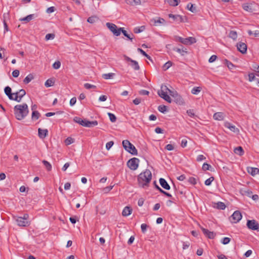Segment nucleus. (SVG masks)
Instances as JSON below:
<instances>
[{"label":"nucleus","instance_id":"1","mask_svg":"<svg viewBox=\"0 0 259 259\" xmlns=\"http://www.w3.org/2000/svg\"><path fill=\"white\" fill-rule=\"evenodd\" d=\"M29 113L28 105L26 103L16 105L14 108V113L17 120L23 119Z\"/></svg>","mask_w":259,"mask_h":259},{"label":"nucleus","instance_id":"2","mask_svg":"<svg viewBox=\"0 0 259 259\" xmlns=\"http://www.w3.org/2000/svg\"><path fill=\"white\" fill-rule=\"evenodd\" d=\"M152 179V174L150 170L146 169L138 176V181L140 187L145 188L148 187L149 183Z\"/></svg>","mask_w":259,"mask_h":259},{"label":"nucleus","instance_id":"3","mask_svg":"<svg viewBox=\"0 0 259 259\" xmlns=\"http://www.w3.org/2000/svg\"><path fill=\"white\" fill-rule=\"evenodd\" d=\"M169 90L165 85L162 84L161 86L160 90L157 92L158 95L164 100L170 103L171 99L170 97L167 95V92L169 93Z\"/></svg>","mask_w":259,"mask_h":259},{"label":"nucleus","instance_id":"4","mask_svg":"<svg viewBox=\"0 0 259 259\" xmlns=\"http://www.w3.org/2000/svg\"><path fill=\"white\" fill-rule=\"evenodd\" d=\"M122 146L124 149L134 155L138 154V151L136 147L128 140H124L122 141Z\"/></svg>","mask_w":259,"mask_h":259},{"label":"nucleus","instance_id":"5","mask_svg":"<svg viewBox=\"0 0 259 259\" xmlns=\"http://www.w3.org/2000/svg\"><path fill=\"white\" fill-rule=\"evenodd\" d=\"M106 25L114 35L118 36L120 35V30H122V27L117 28L115 24L109 22L107 23Z\"/></svg>","mask_w":259,"mask_h":259},{"label":"nucleus","instance_id":"6","mask_svg":"<svg viewBox=\"0 0 259 259\" xmlns=\"http://www.w3.org/2000/svg\"><path fill=\"white\" fill-rule=\"evenodd\" d=\"M169 95L174 98V101L178 104L183 105L185 103L183 98L176 91H169Z\"/></svg>","mask_w":259,"mask_h":259},{"label":"nucleus","instance_id":"7","mask_svg":"<svg viewBox=\"0 0 259 259\" xmlns=\"http://www.w3.org/2000/svg\"><path fill=\"white\" fill-rule=\"evenodd\" d=\"M176 39L177 40H178L186 45H192L196 42V38L193 37H189L188 38H184L180 36H176Z\"/></svg>","mask_w":259,"mask_h":259},{"label":"nucleus","instance_id":"8","mask_svg":"<svg viewBox=\"0 0 259 259\" xmlns=\"http://www.w3.org/2000/svg\"><path fill=\"white\" fill-rule=\"evenodd\" d=\"M139 162L138 158L134 157L127 161V165L131 169L135 170L138 168Z\"/></svg>","mask_w":259,"mask_h":259},{"label":"nucleus","instance_id":"9","mask_svg":"<svg viewBox=\"0 0 259 259\" xmlns=\"http://www.w3.org/2000/svg\"><path fill=\"white\" fill-rule=\"evenodd\" d=\"M242 218V214L241 212L236 210L234 211L233 214L230 217V221L233 223H238Z\"/></svg>","mask_w":259,"mask_h":259},{"label":"nucleus","instance_id":"10","mask_svg":"<svg viewBox=\"0 0 259 259\" xmlns=\"http://www.w3.org/2000/svg\"><path fill=\"white\" fill-rule=\"evenodd\" d=\"M247 226L252 230H259V224L254 220L247 221Z\"/></svg>","mask_w":259,"mask_h":259},{"label":"nucleus","instance_id":"11","mask_svg":"<svg viewBox=\"0 0 259 259\" xmlns=\"http://www.w3.org/2000/svg\"><path fill=\"white\" fill-rule=\"evenodd\" d=\"M124 58L126 61L131 62L130 65L135 70H139L140 69V66L137 61L132 59L126 55H124Z\"/></svg>","mask_w":259,"mask_h":259},{"label":"nucleus","instance_id":"12","mask_svg":"<svg viewBox=\"0 0 259 259\" xmlns=\"http://www.w3.org/2000/svg\"><path fill=\"white\" fill-rule=\"evenodd\" d=\"M13 94L15 95L13 100L20 102L21 101L22 97L25 95L26 92L24 90L21 89L19 91L13 93Z\"/></svg>","mask_w":259,"mask_h":259},{"label":"nucleus","instance_id":"13","mask_svg":"<svg viewBox=\"0 0 259 259\" xmlns=\"http://www.w3.org/2000/svg\"><path fill=\"white\" fill-rule=\"evenodd\" d=\"M242 195L251 197L253 200H256L258 199V196L256 194L252 195V192L248 189H242L241 190Z\"/></svg>","mask_w":259,"mask_h":259},{"label":"nucleus","instance_id":"14","mask_svg":"<svg viewBox=\"0 0 259 259\" xmlns=\"http://www.w3.org/2000/svg\"><path fill=\"white\" fill-rule=\"evenodd\" d=\"M238 51L241 52L242 54H245L247 51V45L242 42H239L236 45Z\"/></svg>","mask_w":259,"mask_h":259},{"label":"nucleus","instance_id":"15","mask_svg":"<svg viewBox=\"0 0 259 259\" xmlns=\"http://www.w3.org/2000/svg\"><path fill=\"white\" fill-rule=\"evenodd\" d=\"M98 125V121L96 120L90 121L85 119H83V123L82 124V126L92 127Z\"/></svg>","mask_w":259,"mask_h":259},{"label":"nucleus","instance_id":"16","mask_svg":"<svg viewBox=\"0 0 259 259\" xmlns=\"http://www.w3.org/2000/svg\"><path fill=\"white\" fill-rule=\"evenodd\" d=\"M204 234L209 239H213L215 236V234L213 232H210L208 230L201 228Z\"/></svg>","mask_w":259,"mask_h":259},{"label":"nucleus","instance_id":"17","mask_svg":"<svg viewBox=\"0 0 259 259\" xmlns=\"http://www.w3.org/2000/svg\"><path fill=\"white\" fill-rule=\"evenodd\" d=\"M16 221L18 225L21 227L28 226L30 224L28 221L22 219L21 217H18Z\"/></svg>","mask_w":259,"mask_h":259},{"label":"nucleus","instance_id":"18","mask_svg":"<svg viewBox=\"0 0 259 259\" xmlns=\"http://www.w3.org/2000/svg\"><path fill=\"white\" fill-rule=\"evenodd\" d=\"M48 134V131L47 129H41L39 128L38 130V137L40 139L45 138Z\"/></svg>","mask_w":259,"mask_h":259},{"label":"nucleus","instance_id":"19","mask_svg":"<svg viewBox=\"0 0 259 259\" xmlns=\"http://www.w3.org/2000/svg\"><path fill=\"white\" fill-rule=\"evenodd\" d=\"M11 91H12L11 88L9 86L5 87V88L4 89L5 93L8 97L9 99L10 100H14L13 96L14 95L13 94V93L12 94L11 93Z\"/></svg>","mask_w":259,"mask_h":259},{"label":"nucleus","instance_id":"20","mask_svg":"<svg viewBox=\"0 0 259 259\" xmlns=\"http://www.w3.org/2000/svg\"><path fill=\"white\" fill-rule=\"evenodd\" d=\"M224 126L229 128L231 131L233 132L234 133H237L239 132V130L236 127L235 125L231 124L229 122H226L224 123Z\"/></svg>","mask_w":259,"mask_h":259},{"label":"nucleus","instance_id":"21","mask_svg":"<svg viewBox=\"0 0 259 259\" xmlns=\"http://www.w3.org/2000/svg\"><path fill=\"white\" fill-rule=\"evenodd\" d=\"M213 118L217 120H223L225 117V114L223 112H216L213 114Z\"/></svg>","mask_w":259,"mask_h":259},{"label":"nucleus","instance_id":"22","mask_svg":"<svg viewBox=\"0 0 259 259\" xmlns=\"http://www.w3.org/2000/svg\"><path fill=\"white\" fill-rule=\"evenodd\" d=\"M159 183L162 188L166 190H169L170 187L166 180L163 178H160Z\"/></svg>","mask_w":259,"mask_h":259},{"label":"nucleus","instance_id":"23","mask_svg":"<svg viewBox=\"0 0 259 259\" xmlns=\"http://www.w3.org/2000/svg\"><path fill=\"white\" fill-rule=\"evenodd\" d=\"M168 17L169 18H172L174 20L176 21H179V22H182L184 21L183 17L179 15H173L172 14H169L168 15Z\"/></svg>","mask_w":259,"mask_h":259},{"label":"nucleus","instance_id":"24","mask_svg":"<svg viewBox=\"0 0 259 259\" xmlns=\"http://www.w3.org/2000/svg\"><path fill=\"white\" fill-rule=\"evenodd\" d=\"M247 171L251 176H254L259 174V169L256 167H247Z\"/></svg>","mask_w":259,"mask_h":259},{"label":"nucleus","instance_id":"25","mask_svg":"<svg viewBox=\"0 0 259 259\" xmlns=\"http://www.w3.org/2000/svg\"><path fill=\"white\" fill-rule=\"evenodd\" d=\"M121 32H122L124 36L127 37L131 41H133V39L134 38V35L132 33H131V34L127 33V31L125 30L123 28H122V30H120V33Z\"/></svg>","mask_w":259,"mask_h":259},{"label":"nucleus","instance_id":"26","mask_svg":"<svg viewBox=\"0 0 259 259\" xmlns=\"http://www.w3.org/2000/svg\"><path fill=\"white\" fill-rule=\"evenodd\" d=\"M213 207L217 208L219 209L224 210L226 208V205L224 203L222 202H218L214 203L213 205Z\"/></svg>","mask_w":259,"mask_h":259},{"label":"nucleus","instance_id":"27","mask_svg":"<svg viewBox=\"0 0 259 259\" xmlns=\"http://www.w3.org/2000/svg\"><path fill=\"white\" fill-rule=\"evenodd\" d=\"M132 209L129 206H126L124 208L122 214L123 216L127 217L130 215L132 213Z\"/></svg>","mask_w":259,"mask_h":259},{"label":"nucleus","instance_id":"28","mask_svg":"<svg viewBox=\"0 0 259 259\" xmlns=\"http://www.w3.org/2000/svg\"><path fill=\"white\" fill-rule=\"evenodd\" d=\"M151 21L153 23V25L157 26L160 24H163L165 23V20L161 18H158L157 20L156 19H153Z\"/></svg>","mask_w":259,"mask_h":259},{"label":"nucleus","instance_id":"29","mask_svg":"<svg viewBox=\"0 0 259 259\" xmlns=\"http://www.w3.org/2000/svg\"><path fill=\"white\" fill-rule=\"evenodd\" d=\"M242 8L246 11H247L249 12H253V9L252 8V6L251 4H249L247 3L244 4L242 5Z\"/></svg>","mask_w":259,"mask_h":259},{"label":"nucleus","instance_id":"30","mask_svg":"<svg viewBox=\"0 0 259 259\" xmlns=\"http://www.w3.org/2000/svg\"><path fill=\"white\" fill-rule=\"evenodd\" d=\"M234 152L235 153L240 156L242 155L244 153L243 149L241 146L235 148L234 150Z\"/></svg>","mask_w":259,"mask_h":259},{"label":"nucleus","instance_id":"31","mask_svg":"<svg viewBox=\"0 0 259 259\" xmlns=\"http://www.w3.org/2000/svg\"><path fill=\"white\" fill-rule=\"evenodd\" d=\"M40 116V114L38 111H32L31 115V119L32 120L38 119Z\"/></svg>","mask_w":259,"mask_h":259},{"label":"nucleus","instance_id":"32","mask_svg":"<svg viewBox=\"0 0 259 259\" xmlns=\"http://www.w3.org/2000/svg\"><path fill=\"white\" fill-rule=\"evenodd\" d=\"M33 78V75L32 74H29L24 78L23 82L25 84H27L30 82Z\"/></svg>","mask_w":259,"mask_h":259},{"label":"nucleus","instance_id":"33","mask_svg":"<svg viewBox=\"0 0 259 259\" xmlns=\"http://www.w3.org/2000/svg\"><path fill=\"white\" fill-rule=\"evenodd\" d=\"M115 75L114 73H109L102 74V77L105 79H109L112 78Z\"/></svg>","mask_w":259,"mask_h":259},{"label":"nucleus","instance_id":"34","mask_svg":"<svg viewBox=\"0 0 259 259\" xmlns=\"http://www.w3.org/2000/svg\"><path fill=\"white\" fill-rule=\"evenodd\" d=\"M202 90L201 87H197L193 88L191 90V93L193 95H197Z\"/></svg>","mask_w":259,"mask_h":259},{"label":"nucleus","instance_id":"35","mask_svg":"<svg viewBox=\"0 0 259 259\" xmlns=\"http://www.w3.org/2000/svg\"><path fill=\"white\" fill-rule=\"evenodd\" d=\"M180 2V0H168L167 1V3L168 4L173 7L177 6L179 5V3Z\"/></svg>","mask_w":259,"mask_h":259},{"label":"nucleus","instance_id":"36","mask_svg":"<svg viewBox=\"0 0 259 259\" xmlns=\"http://www.w3.org/2000/svg\"><path fill=\"white\" fill-rule=\"evenodd\" d=\"M33 18V14H30L26 17L23 18L22 19H20V20L21 21H26L27 22H29Z\"/></svg>","mask_w":259,"mask_h":259},{"label":"nucleus","instance_id":"37","mask_svg":"<svg viewBox=\"0 0 259 259\" xmlns=\"http://www.w3.org/2000/svg\"><path fill=\"white\" fill-rule=\"evenodd\" d=\"M42 162L44 164L45 166L46 167V168L48 171L51 170L52 165L48 161H47V160H42Z\"/></svg>","mask_w":259,"mask_h":259},{"label":"nucleus","instance_id":"38","mask_svg":"<svg viewBox=\"0 0 259 259\" xmlns=\"http://www.w3.org/2000/svg\"><path fill=\"white\" fill-rule=\"evenodd\" d=\"M229 36L233 40H236L237 38V33L235 31H231L229 33Z\"/></svg>","mask_w":259,"mask_h":259},{"label":"nucleus","instance_id":"39","mask_svg":"<svg viewBox=\"0 0 259 259\" xmlns=\"http://www.w3.org/2000/svg\"><path fill=\"white\" fill-rule=\"evenodd\" d=\"M187 9L193 13H195L196 12V9L195 7H194V5L191 3H189L187 5Z\"/></svg>","mask_w":259,"mask_h":259},{"label":"nucleus","instance_id":"40","mask_svg":"<svg viewBox=\"0 0 259 259\" xmlns=\"http://www.w3.org/2000/svg\"><path fill=\"white\" fill-rule=\"evenodd\" d=\"M138 51L140 52L141 54H142L143 56L146 57L148 60H151V58L150 56H149L144 51H143L141 48H138L137 49Z\"/></svg>","mask_w":259,"mask_h":259},{"label":"nucleus","instance_id":"41","mask_svg":"<svg viewBox=\"0 0 259 259\" xmlns=\"http://www.w3.org/2000/svg\"><path fill=\"white\" fill-rule=\"evenodd\" d=\"M174 50L177 52L178 53H180L182 56H184V53H187V49H181L180 48H174Z\"/></svg>","mask_w":259,"mask_h":259},{"label":"nucleus","instance_id":"42","mask_svg":"<svg viewBox=\"0 0 259 259\" xmlns=\"http://www.w3.org/2000/svg\"><path fill=\"white\" fill-rule=\"evenodd\" d=\"M126 2L128 4L133 5V3H134L135 5H140L141 3V0H126Z\"/></svg>","mask_w":259,"mask_h":259},{"label":"nucleus","instance_id":"43","mask_svg":"<svg viewBox=\"0 0 259 259\" xmlns=\"http://www.w3.org/2000/svg\"><path fill=\"white\" fill-rule=\"evenodd\" d=\"M54 80L52 79H49L46 81L45 84L46 87H50L53 86L54 85Z\"/></svg>","mask_w":259,"mask_h":259},{"label":"nucleus","instance_id":"44","mask_svg":"<svg viewBox=\"0 0 259 259\" xmlns=\"http://www.w3.org/2000/svg\"><path fill=\"white\" fill-rule=\"evenodd\" d=\"M145 29V26H142L140 27H136L134 29V32L135 33H139L142 31H143Z\"/></svg>","mask_w":259,"mask_h":259},{"label":"nucleus","instance_id":"45","mask_svg":"<svg viewBox=\"0 0 259 259\" xmlns=\"http://www.w3.org/2000/svg\"><path fill=\"white\" fill-rule=\"evenodd\" d=\"M108 115L110 120L111 122H114L116 121V117L114 114H113L111 113H108Z\"/></svg>","mask_w":259,"mask_h":259},{"label":"nucleus","instance_id":"46","mask_svg":"<svg viewBox=\"0 0 259 259\" xmlns=\"http://www.w3.org/2000/svg\"><path fill=\"white\" fill-rule=\"evenodd\" d=\"M74 142V139L71 137H68L65 140V143L66 145H69Z\"/></svg>","mask_w":259,"mask_h":259},{"label":"nucleus","instance_id":"47","mask_svg":"<svg viewBox=\"0 0 259 259\" xmlns=\"http://www.w3.org/2000/svg\"><path fill=\"white\" fill-rule=\"evenodd\" d=\"M248 33L249 35H253L255 37L259 36V30H255L253 32L250 30H248Z\"/></svg>","mask_w":259,"mask_h":259},{"label":"nucleus","instance_id":"48","mask_svg":"<svg viewBox=\"0 0 259 259\" xmlns=\"http://www.w3.org/2000/svg\"><path fill=\"white\" fill-rule=\"evenodd\" d=\"M211 166L210 165L207 164V163H204L202 165V169L203 170H211Z\"/></svg>","mask_w":259,"mask_h":259},{"label":"nucleus","instance_id":"49","mask_svg":"<svg viewBox=\"0 0 259 259\" xmlns=\"http://www.w3.org/2000/svg\"><path fill=\"white\" fill-rule=\"evenodd\" d=\"M55 34L53 33H48L45 36V39L48 40L49 39H53L55 38Z\"/></svg>","mask_w":259,"mask_h":259},{"label":"nucleus","instance_id":"50","mask_svg":"<svg viewBox=\"0 0 259 259\" xmlns=\"http://www.w3.org/2000/svg\"><path fill=\"white\" fill-rule=\"evenodd\" d=\"M171 65L172 62L171 61H168L164 64L163 68L164 70H166L168 69Z\"/></svg>","mask_w":259,"mask_h":259},{"label":"nucleus","instance_id":"51","mask_svg":"<svg viewBox=\"0 0 259 259\" xmlns=\"http://www.w3.org/2000/svg\"><path fill=\"white\" fill-rule=\"evenodd\" d=\"M225 64L230 69H232L234 68V65L230 61L227 59L225 60Z\"/></svg>","mask_w":259,"mask_h":259},{"label":"nucleus","instance_id":"52","mask_svg":"<svg viewBox=\"0 0 259 259\" xmlns=\"http://www.w3.org/2000/svg\"><path fill=\"white\" fill-rule=\"evenodd\" d=\"M214 180V178L213 177H211L207 179L205 181V185L206 186L210 185L211 182Z\"/></svg>","mask_w":259,"mask_h":259},{"label":"nucleus","instance_id":"53","mask_svg":"<svg viewBox=\"0 0 259 259\" xmlns=\"http://www.w3.org/2000/svg\"><path fill=\"white\" fill-rule=\"evenodd\" d=\"M73 120L75 122L79 123V124H80L81 125H82V124L83 123V119H82L80 117H75L74 118Z\"/></svg>","mask_w":259,"mask_h":259},{"label":"nucleus","instance_id":"54","mask_svg":"<svg viewBox=\"0 0 259 259\" xmlns=\"http://www.w3.org/2000/svg\"><path fill=\"white\" fill-rule=\"evenodd\" d=\"M113 186H109L104 188L102 191L104 193H107L113 188Z\"/></svg>","mask_w":259,"mask_h":259},{"label":"nucleus","instance_id":"55","mask_svg":"<svg viewBox=\"0 0 259 259\" xmlns=\"http://www.w3.org/2000/svg\"><path fill=\"white\" fill-rule=\"evenodd\" d=\"M158 109L160 112H161L162 113H164V112L166 111V110L167 109V107L165 105H160V106H159Z\"/></svg>","mask_w":259,"mask_h":259},{"label":"nucleus","instance_id":"56","mask_svg":"<svg viewBox=\"0 0 259 259\" xmlns=\"http://www.w3.org/2000/svg\"><path fill=\"white\" fill-rule=\"evenodd\" d=\"M84 87L87 89H96V85H93V84H90L89 83H85L84 84Z\"/></svg>","mask_w":259,"mask_h":259},{"label":"nucleus","instance_id":"57","mask_svg":"<svg viewBox=\"0 0 259 259\" xmlns=\"http://www.w3.org/2000/svg\"><path fill=\"white\" fill-rule=\"evenodd\" d=\"M61 66V62L59 61L55 62L53 65V67L54 69H59Z\"/></svg>","mask_w":259,"mask_h":259},{"label":"nucleus","instance_id":"58","mask_svg":"<svg viewBox=\"0 0 259 259\" xmlns=\"http://www.w3.org/2000/svg\"><path fill=\"white\" fill-rule=\"evenodd\" d=\"M231 239L229 237H225L223 239L222 241V243L223 244H228L230 241Z\"/></svg>","mask_w":259,"mask_h":259},{"label":"nucleus","instance_id":"59","mask_svg":"<svg viewBox=\"0 0 259 259\" xmlns=\"http://www.w3.org/2000/svg\"><path fill=\"white\" fill-rule=\"evenodd\" d=\"M248 77L249 81H252L253 80H255L256 79L254 74L253 73H249L248 74Z\"/></svg>","mask_w":259,"mask_h":259},{"label":"nucleus","instance_id":"60","mask_svg":"<svg viewBox=\"0 0 259 259\" xmlns=\"http://www.w3.org/2000/svg\"><path fill=\"white\" fill-rule=\"evenodd\" d=\"M113 144H114V142L113 141L108 142V143H107V144L106 145V148L107 150H109L111 148V147L113 146Z\"/></svg>","mask_w":259,"mask_h":259},{"label":"nucleus","instance_id":"61","mask_svg":"<svg viewBox=\"0 0 259 259\" xmlns=\"http://www.w3.org/2000/svg\"><path fill=\"white\" fill-rule=\"evenodd\" d=\"M188 182L190 184H193V185H195L196 184V180L195 178H194L193 177L189 178V179L188 180Z\"/></svg>","mask_w":259,"mask_h":259},{"label":"nucleus","instance_id":"62","mask_svg":"<svg viewBox=\"0 0 259 259\" xmlns=\"http://www.w3.org/2000/svg\"><path fill=\"white\" fill-rule=\"evenodd\" d=\"M148 226L146 224H142L141 226V230L143 233H145L146 231Z\"/></svg>","mask_w":259,"mask_h":259},{"label":"nucleus","instance_id":"63","mask_svg":"<svg viewBox=\"0 0 259 259\" xmlns=\"http://www.w3.org/2000/svg\"><path fill=\"white\" fill-rule=\"evenodd\" d=\"M217 58V56L216 55H212L209 59V63H212V62H213L214 61L216 60Z\"/></svg>","mask_w":259,"mask_h":259},{"label":"nucleus","instance_id":"64","mask_svg":"<svg viewBox=\"0 0 259 259\" xmlns=\"http://www.w3.org/2000/svg\"><path fill=\"white\" fill-rule=\"evenodd\" d=\"M19 71L18 70H15L12 72V75L14 77H17L19 75Z\"/></svg>","mask_w":259,"mask_h":259}]
</instances>
